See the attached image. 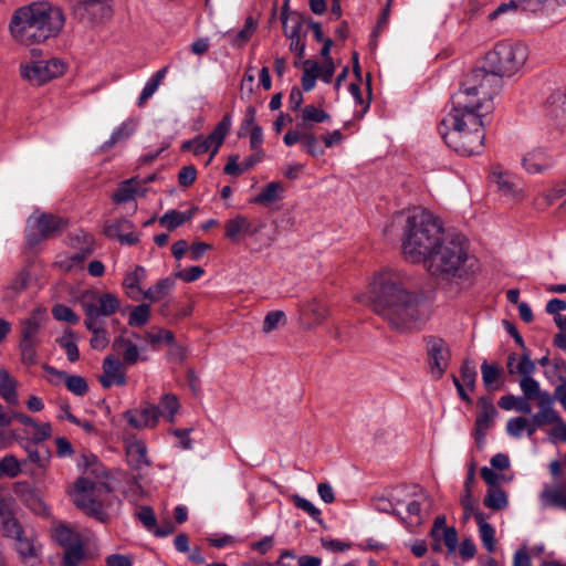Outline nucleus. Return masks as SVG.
Masks as SVG:
<instances>
[{
  "mask_svg": "<svg viewBox=\"0 0 566 566\" xmlns=\"http://www.w3.org/2000/svg\"><path fill=\"white\" fill-rule=\"evenodd\" d=\"M427 352L431 377L438 380L448 368L450 359L449 348L443 339L430 337L427 342Z\"/></svg>",
  "mask_w": 566,
  "mask_h": 566,
  "instance_id": "nucleus-14",
  "label": "nucleus"
},
{
  "mask_svg": "<svg viewBox=\"0 0 566 566\" xmlns=\"http://www.w3.org/2000/svg\"><path fill=\"white\" fill-rule=\"evenodd\" d=\"M66 227L67 221L59 216L34 212L27 221V244L32 248L42 240H48L61 234Z\"/></svg>",
  "mask_w": 566,
  "mask_h": 566,
  "instance_id": "nucleus-9",
  "label": "nucleus"
},
{
  "mask_svg": "<svg viewBox=\"0 0 566 566\" xmlns=\"http://www.w3.org/2000/svg\"><path fill=\"white\" fill-rule=\"evenodd\" d=\"M21 502L34 514L42 517H50V507L45 504L38 491L32 488L24 486L19 490Z\"/></svg>",
  "mask_w": 566,
  "mask_h": 566,
  "instance_id": "nucleus-27",
  "label": "nucleus"
},
{
  "mask_svg": "<svg viewBox=\"0 0 566 566\" xmlns=\"http://www.w3.org/2000/svg\"><path fill=\"white\" fill-rule=\"evenodd\" d=\"M493 178L499 187V190L505 196L518 197L522 196V190L517 189L512 176L506 172H493Z\"/></svg>",
  "mask_w": 566,
  "mask_h": 566,
  "instance_id": "nucleus-48",
  "label": "nucleus"
},
{
  "mask_svg": "<svg viewBox=\"0 0 566 566\" xmlns=\"http://www.w3.org/2000/svg\"><path fill=\"white\" fill-rule=\"evenodd\" d=\"M124 418L134 429H153L159 422L160 409L156 405L143 402L138 408L125 411Z\"/></svg>",
  "mask_w": 566,
  "mask_h": 566,
  "instance_id": "nucleus-15",
  "label": "nucleus"
},
{
  "mask_svg": "<svg viewBox=\"0 0 566 566\" xmlns=\"http://www.w3.org/2000/svg\"><path fill=\"white\" fill-rule=\"evenodd\" d=\"M145 339L149 342L153 346H158L160 344L170 345L174 343L175 336L168 329L153 327L145 333Z\"/></svg>",
  "mask_w": 566,
  "mask_h": 566,
  "instance_id": "nucleus-49",
  "label": "nucleus"
},
{
  "mask_svg": "<svg viewBox=\"0 0 566 566\" xmlns=\"http://www.w3.org/2000/svg\"><path fill=\"white\" fill-rule=\"evenodd\" d=\"M331 116L324 109L313 104L306 105L296 117V126L302 130H311L316 123L328 122Z\"/></svg>",
  "mask_w": 566,
  "mask_h": 566,
  "instance_id": "nucleus-26",
  "label": "nucleus"
},
{
  "mask_svg": "<svg viewBox=\"0 0 566 566\" xmlns=\"http://www.w3.org/2000/svg\"><path fill=\"white\" fill-rule=\"evenodd\" d=\"M258 231L243 214H237L224 224V235L232 242H239L241 235H254Z\"/></svg>",
  "mask_w": 566,
  "mask_h": 566,
  "instance_id": "nucleus-23",
  "label": "nucleus"
},
{
  "mask_svg": "<svg viewBox=\"0 0 566 566\" xmlns=\"http://www.w3.org/2000/svg\"><path fill=\"white\" fill-rule=\"evenodd\" d=\"M77 465L83 470V476H87L88 479L94 478L93 481H102V479L106 476L104 465L93 453H82L78 458Z\"/></svg>",
  "mask_w": 566,
  "mask_h": 566,
  "instance_id": "nucleus-31",
  "label": "nucleus"
},
{
  "mask_svg": "<svg viewBox=\"0 0 566 566\" xmlns=\"http://www.w3.org/2000/svg\"><path fill=\"white\" fill-rule=\"evenodd\" d=\"M479 411L474 424V438L478 444H481L486 436V431L493 426L497 411L489 397H481L478 401Z\"/></svg>",
  "mask_w": 566,
  "mask_h": 566,
  "instance_id": "nucleus-17",
  "label": "nucleus"
},
{
  "mask_svg": "<svg viewBox=\"0 0 566 566\" xmlns=\"http://www.w3.org/2000/svg\"><path fill=\"white\" fill-rule=\"evenodd\" d=\"M403 218L401 248L412 263H422L447 233L441 221L429 210L415 207L400 213Z\"/></svg>",
  "mask_w": 566,
  "mask_h": 566,
  "instance_id": "nucleus-4",
  "label": "nucleus"
},
{
  "mask_svg": "<svg viewBox=\"0 0 566 566\" xmlns=\"http://www.w3.org/2000/svg\"><path fill=\"white\" fill-rule=\"evenodd\" d=\"M420 297L407 290L398 272L384 270L370 285L367 302L373 312L395 329H406L419 318Z\"/></svg>",
  "mask_w": 566,
  "mask_h": 566,
  "instance_id": "nucleus-2",
  "label": "nucleus"
},
{
  "mask_svg": "<svg viewBox=\"0 0 566 566\" xmlns=\"http://www.w3.org/2000/svg\"><path fill=\"white\" fill-rule=\"evenodd\" d=\"M483 503L488 509L501 511L507 506L509 501L506 493L502 489L489 488L484 496Z\"/></svg>",
  "mask_w": 566,
  "mask_h": 566,
  "instance_id": "nucleus-44",
  "label": "nucleus"
},
{
  "mask_svg": "<svg viewBox=\"0 0 566 566\" xmlns=\"http://www.w3.org/2000/svg\"><path fill=\"white\" fill-rule=\"evenodd\" d=\"M112 349L116 356H118V358L122 357V360L128 366L136 365L139 360H146V357L142 356L138 346L126 337L124 333L113 340Z\"/></svg>",
  "mask_w": 566,
  "mask_h": 566,
  "instance_id": "nucleus-20",
  "label": "nucleus"
},
{
  "mask_svg": "<svg viewBox=\"0 0 566 566\" xmlns=\"http://www.w3.org/2000/svg\"><path fill=\"white\" fill-rule=\"evenodd\" d=\"M28 460L35 464L39 469L45 470L51 460V454L48 450L40 451L36 448L30 447L27 449Z\"/></svg>",
  "mask_w": 566,
  "mask_h": 566,
  "instance_id": "nucleus-55",
  "label": "nucleus"
},
{
  "mask_svg": "<svg viewBox=\"0 0 566 566\" xmlns=\"http://www.w3.org/2000/svg\"><path fill=\"white\" fill-rule=\"evenodd\" d=\"M91 253H92V250L90 248H87L81 252H76L70 256H65L64 259L59 261V264L64 270L70 271L74 266L80 265L85 260V258L87 255H90Z\"/></svg>",
  "mask_w": 566,
  "mask_h": 566,
  "instance_id": "nucleus-63",
  "label": "nucleus"
},
{
  "mask_svg": "<svg viewBox=\"0 0 566 566\" xmlns=\"http://www.w3.org/2000/svg\"><path fill=\"white\" fill-rule=\"evenodd\" d=\"M172 281L169 279H163L158 281L154 286L149 287L147 291H144L143 297L148 298L153 302L159 301L163 298L171 289Z\"/></svg>",
  "mask_w": 566,
  "mask_h": 566,
  "instance_id": "nucleus-50",
  "label": "nucleus"
},
{
  "mask_svg": "<svg viewBox=\"0 0 566 566\" xmlns=\"http://www.w3.org/2000/svg\"><path fill=\"white\" fill-rule=\"evenodd\" d=\"M15 500L8 495H0V522L2 531L11 527V524L20 523L14 516Z\"/></svg>",
  "mask_w": 566,
  "mask_h": 566,
  "instance_id": "nucleus-38",
  "label": "nucleus"
},
{
  "mask_svg": "<svg viewBox=\"0 0 566 566\" xmlns=\"http://www.w3.org/2000/svg\"><path fill=\"white\" fill-rule=\"evenodd\" d=\"M77 340V335L70 328L65 329L63 335L57 339L59 345L64 349L71 363H75L80 358Z\"/></svg>",
  "mask_w": 566,
  "mask_h": 566,
  "instance_id": "nucleus-37",
  "label": "nucleus"
},
{
  "mask_svg": "<svg viewBox=\"0 0 566 566\" xmlns=\"http://www.w3.org/2000/svg\"><path fill=\"white\" fill-rule=\"evenodd\" d=\"M112 491L113 489L104 481H93L87 476H81L74 482L70 495L77 509L97 521L106 523L108 516L104 512L105 496Z\"/></svg>",
  "mask_w": 566,
  "mask_h": 566,
  "instance_id": "nucleus-7",
  "label": "nucleus"
},
{
  "mask_svg": "<svg viewBox=\"0 0 566 566\" xmlns=\"http://www.w3.org/2000/svg\"><path fill=\"white\" fill-rule=\"evenodd\" d=\"M481 374L483 385L488 390H499L503 387V369L499 364H490L484 360L481 365Z\"/></svg>",
  "mask_w": 566,
  "mask_h": 566,
  "instance_id": "nucleus-32",
  "label": "nucleus"
},
{
  "mask_svg": "<svg viewBox=\"0 0 566 566\" xmlns=\"http://www.w3.org/2000/svg\"><path fill=\"white\" fill-rule=\"evenodd\" d=\"M77 10L83 18L93 23L103 22L112 15L109 0H85L77 3Z\"/></svg>",
  "mask_w": 566,
  "mask_h": 566,
  "instance_id": "nucleus-19",
  "label": "nucleus"
},
{
  "mask_svg": "<svg viewBox=\"0 0 566 566\" xmlns=\"http://www.w3.org/2000/svg\"><path fill=\"white\" fill-rule=\"evenodd\" d=\"M168 71V66H164L158 70L145 84L138 99L137 105L139 107L144 106L145 103L156 93L159 85L164 81Z\"/></svg>",
  "mask_w": 566,
  "mask_h": 566,
  "instance_id": "nucleus-35",
  "label": "nucleus"
},
{
  "mask_svg": "<svg viewBox=\"0 0 566 566\" xmlns=\"http://www.w3.org/2000/svg\"><path fill=\"white\" fill-rule=\"evenodd\" d=\"M65 23L59 7L40 1L22 6L13 11L8 31L13 43L31 46L57 36Z\"/></svg>",
  "mask_w": 566,
  "mask_h": 566,
  "instance_id": "nucleus-3",
  "label": "nucleus"
},
{
  "mask_svg": "<svg viewBox=\"0 0 566 566\" xmlns=\"http://www.w3.org/2000/svg\"><path fill=\"white\" fill-rule=\"evenodd\" d=\"M44 370L50 376L51 382L64 380L66 388L76 396H84L88 390L87 382L82 376H70L65 371L57 370L51 366H45Z\"/></svg>",
  "mask_w": 566,
  "mask_h": 566,
  "instance_id": "nucleus-22",
  "label": "nucleus"
},
{
  "mask_svg": "<svg viewBox=\"0 0 566 566\" xmlns=\"http://www.w3.org/2000/svg\"><path fill=\"white\" fill-rule=\"evenodd\" d=\"M516 361V354L512 353L507 356L506 368L510 375L520 374L522 377H530L536 369L534 361L531 359L527 353H524L520 358L518 363L514 365Z\"/></svg>",
  "mask_w": 566,
  "mask_h": 566,
  "instance_id": "nucleus-33",
  "label": "nucleus"
},
{
  "mask_svg": "<svg viewBox=\"0 0 566 566\" xmlns=\"http://www.w3.org/2000/svg\"><path fill=\"white\" fill-rule=\"evenodd\" d=\"M150 317V306L148 304H140L135 306L129 314V326H144Z\"/></svg>",
  "mask_w": 566,
  "mask_h": 566,
  "instance_id": "nucleus-52",
  "label": "nucleus"
},
{
  "mask_svg": "<svg viewBox=\"0 0 566 566\" xmlns=\"http://www.w3.org/2000/svg\"><path fill=\"white\" fill-rule=\"evenodd\" d=\"M160 417L168 422H174L180 409V402L176 395L165 394L159 401Z\"/></svg>",
  "mask_w": 566,
  "mask_h": 566,
  "instance_id": "nucleus-40",
  "label": "nucleus"
},
{
  "mask_svg": "<svg viewBox=\"0 0 566 566\" xmlns=\"http://www.w3.org/2000/svg\"><path fill=\"white\" fill-rule=\"evenodd\" d=\"M467 249L460 237L447 234L422 262L428 273L442 281L460 276L467 261Z\"/></svg>",
  "mask_w": 566,
  "mask_h": 566,
  "instance_id": "nucleus-6",
  "label": "nucleus"
},
{
  "mask_svg": "<svg viewBox=\"0 0 566 566\" xmlns=\"http://www.w3.org/2000/svg\"><path fill=\"white\" fill-rule=\"evenodd\" d=\"M284 191V187L281 182L272 181L269 182L258 196L253 198L254 203L269 205L280 198V195Z\"/></svg>",
  "mask_w": 566,
  "mask_h": 566,
  "instance_id": "nucleus-43",
  "label": "nucleus"
},
{
  "mask_svg": "<svg viewBox=\"0 0 566 566\" xmlns=\"http://www.w3.org/2000/svg\"><path fill=\"white\" fill-rule=\"evenodd\" d=\"M192 216H193L192 210H190L188 212L169 210L159 219V222L161 226H164L168 230L172 231L176 228L180 227L182 223L189 221L192 218Z\"/></svg>",
  "mask_w": 566,
  "mask_h": 566,
  "instance_id": "nucleus-45",
  "label": "nucleus"
},
{
  "mask_svg": "<svg viewBox=\"0 0 566 566\" xmlns=\"http://www.w3.org/2000/svg\"><path fill=\"white\" fill-rule=\"evenodd\" d=\"M285 323V314L282 311L269 312L263 321L262 332L265 334L276 329L281 324Z\"/></svg>",
  "mask_w": 566,
  "mask_h": 566,
  "instance_id": "nucleus-58",
  "label": "nucleus"
},
{
  "mask_svg": "<svg viewBox=\"0 0 566 566\" xmlns=\"http://www.w3.org/2000/svg\"><path fill=\"white\" fill-rule=\"evenodd\" d=\"M145 189L140 188V179L133 177L122 181L113 193V201L124 203L135 199L136 196H145Z\"/></svg>",
  "mask_w": 566,
  "mask_h": 566,
  "instance_id": "nucleus-28",
  "label": "nucleus"
},
{
  "mask_svg": "<svg viewBox=\"0 0 566 566\" xmlns=\"http://www.w3.org/2000/svg\"><path fill=\"white\" fill-rule=\"evenodd\" d=\"M81 306L85 314L84 322L104 323L101 318L116 313L120 306L119 298L112 293L87 291L81 297Z\"/></svg>",
  "mask_w": 566,
  "mask_h": 566,
  "instance_id": "nucleus-11",
  "label": "nucleus"
},
{
  "mask_svg": "<svg viewBox=\"0 0 566 566\" xmlns=\"http://www.w3.org/2000/svg\"><path fill=\"white\" fill-rule=\"evenodd\" d=\"M528 59V49L516 42H500L491 50L484 60V67L473 71L471 80L480 83L482 78L492 75L499 78L512 76L523 69Z\"/></svg>",
  "mask_w": 566,
  "mask_h": 566,
  "instance_id": "nucleus-5",
  "label": "nucleus"
},
{
  "mask_svg": "<svg viewBox=\"0 0 566 566\" xmlns=\"http://www.w3.org/2000/svg\"><path fill=\"white\" fill-rule=\"evenodd\" d=\"M407 515L403 517L410 526L421 523V505L418 501L412 500L407 504Z\"/></svg>",
  "mask_w": 566,
  "mask_h": 566,
  "instance_id": "nucleus-64",
  "label": "nucleus"
},
{
  "mask_svg": "<svg viewBox=\"0 0 566 566\" xmlns=\"http://www.w3.org/2000/svg\"><path fill=\"white\" fill-rule=\"evenodd\" d=\"M500 90L501 81L489 75L480 83L470 80L452 95V107L441 120L439 132L455 153L472 156L482 151L485 120L494 109L493 97Z\"/></svg>",
  "mask_w": 566,
  "mask_h": 566,
  "instance_id": "nucleus-1",
  "label": "nucleus"
},
{
  "mask_svg": "<svg viewBox=\"0 0 566 566\" xmlns=\"http://www.w3.org/2000/svg\"><path fill=\"white\" fill-rule=\"evenodd\" d=\"M133 223L126 219L112 221L104 227V233L113 240H118L124 244H135L138 242V235L133 231Z\"/></svg>",
  "mask_w": 566,
  "mask_h": 566,
  "instance_id": "nucleus-21",
  "label": "nucleus"
},
{
  "mask_svg": "<svg viewBox=\"0 0 566 566\" xmlns=\"http://www.w3.org/2000/svg\"><path fill=\"white\" fill-rule=\"evenodd\" d=\"M136 124L134 120L128 119L122 123L112 134L109 139L104 143L103 148L108 149L116 144L127 140L135 132Z\"/></svg>",
  "mask_w": 566,
  "mask_h": 566,
  "instance_id": "nucleus-41",
  "label": "nucleus"
},
{
  "mask_svg": "<svg viewBox=\"0 0 566 566\" xmlns=\"http://www.w3.org/2000/svg\"><path fill=\"white\" fill-rule=\"evenodd\" d=\"M127 366L115 354L107 355L103 360V374L99 376L102 387L111 388L112 386L126 385L125 368Z\"/></svg>",
  "mask_w": 566,
  "mask_h": 566,
  "instance_id": "nucleus-16",
  "label": "nucleus"
},
{
  "mask_svg": "<svg viewBox=\"0 0 566 566\" xmlns=\"http://www.w3.org/2000/svg\"><path fill=\"white\" fill-rule=\"evenodd\" d=\"M21 472V464L13 455L0 459V476L15 478Z\"/></svg>",
  "mask_w": 566,
  "mask_h": 566,
  "instance_id": "nucleus-53",
  "label": "nucleus"
},
{
  "mask_svg": "<svg viewBox=\"0 0 566 566\" xmlns=\"http://www.w3.org/2000/svg\"><path fill=\"white\" fill-rule=\"evenodd\" d=\"M0 395L6 401L10 403L15 405L18 402L15 381L3 368H0Z\"/></svg>",
  "mask_w": 566,
  "mask_h": 566,
  "instance_id": "nucleus-46",
  "label": "nucleus"
},
{
  "mask_svg": "<svg viewBox=\"0 0 566 566\" xmlns=\"http://www.w3.org/2000/svg\"><path fill=\"white\" fill-rule=\"evenodd\" d=\"M292 500L297 509L306 512L314 521L322 522L321 511L312 502L300 495H294Z\"/></svg>",
  "mask_w": 566,
  "mask_h": 566,
  "instance_id": "nucleus-59",
  "label": "nucleus"
},
{
  "mask_svg": "<svg viewBox=\"0 0 566 566\" xmlns=\"http://www.w3.org/2000/svg\"><path fill=\"white\" fill-rule=\"evenodd\" d=\"M522 166L528 174H543L554 166L553 156L543 148H535L526 153Z\"/></svg>",
  "mask_w": 566,
  "mask_h": 566,
  "instance_id": "nucleus-18",
  "label": "nucleus"
},
{
  "mask_svg": "<svg viewBox=\"0 0 566 566\" xmlns=\"http://www.w3.org/2000/svg\"><path fill=\"white\" fill-rule=\"evenodd\" d=\"M528 424V418L516 417L511 418L506 423V432L513 438H521L525 431V427Z\"/></svg>",
  "mask_w": 566,
  "mask_h": 566,
  "instance_id": "nucleus-62",
  "label": "nucleus"
},
{
  "mask_svg": "<svg viewBox=\"0 0 566 566\" xmlns=\"http://www.w3.org/2000/svg\"><path fill=\"white\" fill-rule=\"evenodd\" d=\"M65 71V64L60 59L22 62L20 75L32 85H42Z\"/></svg>",
  "mask_w": 566,
  "mask_h": 566,
  "instance_id": "nucleus-12",
  "label": "nucleus"
},
{
  "mask_svg": "<svg viewBox=\"0 0 566 566\" xmlns=\"http://www.w3.org/2000/svg\"><path fill=\"white\" fill-rule=\"evenodd\" d=\"M127 463L134 470H142L150 465L146 443L140 439H133L126 444Z\"/></svg>",
  "mask_w": 566,
  "mask_h": 566,
  "instance_id": "nucleus-24",
  "label": "nucleus"
},
{
  "mask_svg": "<svg viewBox=\"0 0 566 566\" xmlns=\"http://www.w3.org/2000/svg\"><path fill=\"white\" fill-rule=\"evenodd\" d=\"M542 497L546 505L566 510V483L544 490Z\"/></svg>",
  "mask_w": 566,
  "mask_h": 566,
  "instance_id": "nucleus-42",
  "label": "nucleus"
},
{
  "mask_svg": "<svg viewBox=\"0 0 566 566\" xmlns=\"http://www.w3.org/2000/svg\"><path fill=\"white\" fill-rule=\"evenodd\" d=\"M553 405L554 398L551 396L549 392H544L543 395H541V399L537 402V407L539 409L537 413L546 424H555L557 422H560V417L553 408Z\"/></svg>",
  "mask_w": 566,
  "mask_h": 566,
  "instance_id": "nucleus-36",
  "label": "nucleus"
},
{
  "mask_svg": "<svg viewBox=\"0 0 566 566\" xmlns=\"http://www.w3.org/2000/svg\"><path fill=\"white\" fill-rule=\"evenodd\" d=\"M6 537L14 541V549L20 556L22 562H27L31 558H38L41 555V545H39L35 541V537L30 534L28 535L21 525L11 524V527H8L3 531Z\"/></svg>",
  "mask_w": 566,
  "mask_h": 566,
  "instance_id": "nucleus-13",
  "label": "nucleus"
},
{
  "mask_svg": "<svg viewBox=\"0 0 566 566\" xmlns=\"http://www.w3.org/2000/svg\"><path fill=\"white\" fill-rule=\"evenodd\" d=\"M255 31V24L252 18H248L243 28L235 34L232 43L235 46L244 45Z\"/></svg>",
  "mask_w": 566,
  "mask_h": 566,
  "instance_id": "nucleus-61",
  "label": "nucleus"
},
{
  "mask_svg": "<svg viewBox=\"0 0 566 566\" xmlns=\"http://www.w3.org/2000/svg\"><path fill=\"white\" fill-rule=\"evenodd\" d=\"M231 124V116L226 114L216 126V128L207 137L200 135L193 139L184 142L181 144V150H192L195 156H200L207 151H210V157L206 161V166H208L223 144V140L230 130Z\"/></svg>",
  "mask_w": 566,
  "mask_h": 566,
  "instance_id": "nucleus-10",
  "label": "nucleus"
},
{
  "mask_svg": "<svg viewBox=\"0 0 566 566\" xmlns=\"http://www.w3.org/2000/svg\"><path fill=\"white\" fill-rule=\"evenodd\" d=\"M52 315L56 321L67 322L70 324H76L80 321L74 311L64 304L54 305L52 307Z\"/></svg>",
  "mask_w": 566,
  "mask_h": 566,
  "instance_id": "nucleus-57",
  "label": "nucleus"
},
{
  "mask_svg": "<svg viewBox=\"0 0 566 566\" xmlns=\"http://www.w3.org/2000/svg\"><path fill=\"white\" fill-rule=\"evenodd\" d=\"M474 518L479 525V533L481 541L489 552H493L495 547V530L494 527L485 522L483 513H475Z\"/></svg>",
  "mask_w": 566,
  "mask_h": 566,
  "instance_id": "nucleus-39",
  "label": "nucleus"
},
{
  "mask_svg": "<svg viewBox=\"0 0 566 566\" xmlns=\"http://www.w3.org/2000/svg\"><path fill=\"white\" fill-rule=\"evenodd\" d=\"M46 311L34 308L28 317L20 321V350L25 363L33 364L36 358V346L41 343L42 327L46 322Z\"/></svg>",
  "mask_w": 566,
  "mask_h": 566,
  "instance_id": "nucleus-8",
  "label": "nucleus"
},
{
  "mask_svg": "<svg viewBox=\"0 0 566 566\" xmlns=\"http://www.w3.org/2000/svg\"><path fill=\"white\" fill-rule=\"evenodd\" d=\"M87 331L92 333L90 345L95 350H104L109 344V337L104 323L84 322Z\"/></svg>",
  "mask_w": 566,
  "mask_h": 566,
  "instance_id": "nucleus-34",
  "label": "nucleus"
},
{
  "mask_svg": "<svg viewBox=\"0 0 566 566\" xmlns=\"http://www.w3.org/2000/svg\"><path fill=\"white\" fill-rule=\"evenodd\" d=\"M460 374V381L469 391H473L476 381V370L474 365L470 361H464L461 366Z\"/></svg>",
  "mask_w": 566,
  "mask_h": 566,
  "instance_id": "nucleus-56",
  "label": "nucleus"
},
{
  "mask_svg": "<svg viewBox=\"0 0 566 566\" xmlns=\"http://www.w3.org/2000/svg\"><path fill=\"white\" fill-rule=\"evenodd\" d=\"M520 387L526 399H536L537 402L541 399V395L545 392L541 390L538 381L531 376L522 377L520 380Z\"/></svg>",
  "mask_w": 566,
  "mask_h": 566,
  "instance_id": "nucleus-51",
  "label": "nucleus"
},
{
  "mask_svg": "<svg viewBox=\"0 0 566 566\" xmlns=\"http://www.w3.org/2000/svg\"><path fill=\"white\" fill-rule=\"evenodd\" d=\"M303 65L302 87L305 92H310L314 88L316 80L319 76V65L317 62L311 60H305Z\"/></svg>",
  "mask_w": 566,
  "mask_h": 566,
  "instance_id": "nucleus-47",
  "label": "nucleus"
},
{
  "mask_svg": "<svg viewBox=\"0 0 566 566\" xmlns=\"http://www.w3.org/2000/svg\"><path fill=\"white\" fill-rule=\"evenodd\" d=\"M85 556L82 543L66 547L63 558L64 566H78Z\"/></svg>",
  "mask_w": 566,
  "mask_h": 566,
  "instance_id": "nucleus-54",
  "label": "nucleus"
},
{
  "mask_svg": "<svg viewBox=\"0 0 566 566\" xmlns=\"http://www.w3.org/2000/svg\"><path fill=\"white\" fill-rule=\"evenodd\" d=\"M146 277V270L143 266H136L134 271L127 273L123 281V286L127 296L134 301L143 297L144 291L140 286Z\"/></svg>",
  "mask_w": 566,
  "mask_h": 566,
  "instance_id": "nucleus-30",
  "label": "nucleus"
},
{
  "mask_svg": "<svg viewBox=\"0 0 566 566\" xmlns=\"http://www.w3.org/2000/svg\"><path fill=\"white\" fill-rule=\"evenodd\" d=\"M136 517L140 521L145 528L149 532H153L157 525V520L155 516V512L150 506L144 505L140 506L138 512L136 513Z\"/></svg>",
  "mask_w": 566,
  "mask_h": 566,
  "instance_id": "nucleus-60",
  "label": "nucleus"
},
{
  "mask_svg": "<svg viewBox=\"0 0 566 566\" xmlns=\"http://www.w3.org/2000/svg\"><path fill=\"white\" fill-rule=\"evenodd\" d=\"M302 27L303 18L301 15H294L291 23L283 25L284 34L291 40L290 50L298 59H302L305 53V42L301 35Z\"/></svg>",
  "mask_w": 566,
  "mask_h": 566,
  "instance_id": "nucleus-25",
  "label": "nucleus"
},
{
  "mask_svg": "<svg viewBox=\"0 0 566 566\" xmlns=\"http://www.w3.org/2000/svg\"><path fill=\"white\" fill-rule=\"evenodd\" d=\"M51 533L52 538L64 548L81 543L80 535L64 522L53 520Z\"/></svg>",
  "mask_w": 566,
  "mask_h": 566,
  "instance_id": "nucleus-29",
  "label": "nucleus"
}]
</instances>
